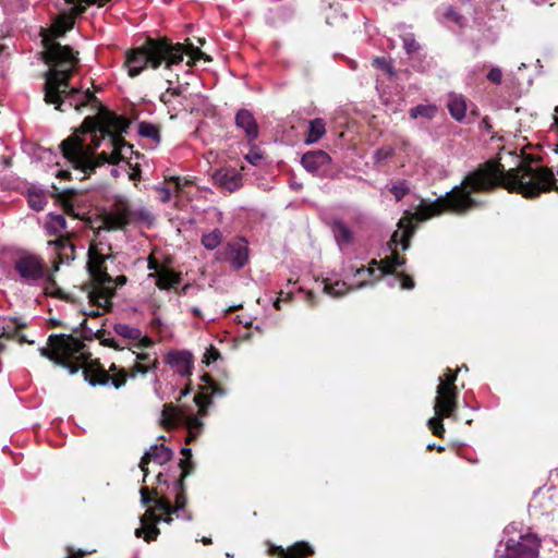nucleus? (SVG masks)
<instances>
[{"instance_id": "nucleus-1", "label": "nucleus", "mask_w": 558, "mask_h": 558, "mask_svg": "<svg viewBox=\"0 0 558 558\" xmlns=\"http://www.w3.org/2000/svg\"><path fill=\"white\" fill-rule=\"evenodd\" d=\"M537 161L539 157L523 154L517 167L506 170L499 158H490L470 171L459 185L437 197L429 210L435 215L449 209L453 215L462 216L486 206L485 201L473 197V194H488L499 187L524 198H536L551 191L558 193L553 170L547 167H533Z\"/></svg>"}, {"instance_id": "nucleus-4", "label": "nucleus", "mask_w": 558, "mask_h": 558, "mask_svg": "<svg viewBox=\"0 0 558 558\" xmlns=\"http://www.w3.org/2000/svg\"><path fill=\"white\" fill-rule=\"evenodd\" d=\"M39 352L71 375L82 369L84 379L93 387L111 383L116 389H120L128 381L125 368L112 363L109 369H105L99 359L92 357L84 341L73 335H50L47 347L40 348Z\"/></svg>"}, {"instance_id": "nucleus-52", "label": "nucleus", "mask_w": 558, "mask_h": 558, "mask_svg": "<svg viewBox=\"0 0 558 558\" xmlns=\"http://www.w3.org/2000/svg\"><path fill=\"white\" fill-rule=\"evenodd\" d=\"M66 551H68V557L66 558H84V557H86L89 554L86 550L75 549L73 547H68Z\"/></svg>"}, {"instance_id": "nucleus-8", "label": "nucleus", "mask_w": 558, "mask_h": 558, "mask_svg": "<svg viewBox=\"0 0 558 558\" xmlns=\"http://www.w3.org/2000/svg\"><path fill=\"white\" fill-rule=\"evenodd\" d=\"M541 543L537 534L529 531L520 534L518 539L508 538L504 546L499 544L496 556L499 558H537Z\"/></svg>"}, {"instance_id": "nucleus-30", "label": "nucleus", "mask_w": 558, "mask_h": 558, "mask_svg": "<svg viewBox=\"0 0 558 558\" xmlns=\"http://www.w3.org/2000/svg\"><path fill=\"white\" fill-rule=\"evenodd\" d=\"M330 228L340 247L352 243L353 233L341 219H333L330 223Z\"/></svg>"}, {"instance_id": "nucleus-48", "label": "nucleus", "mask_w": 558, "mask_h": 558, "mask_svg": "<svg viewBox=\"0 0 558 558\" xmlns=\"http://www.w3.org/2000/svg\"><path fill=\"white\" fill-rule=\"evenodd\" d=\"M185 44L191 49L192 53L194 54V59H197L198 61L199 60H205L207 62L211 61V58L208 54H206L205 52H203L198 47H195L193 45V43H191L190 39H186Z\"/></svg>"}, {"instance_id": "nucleus-58", "label": "nucleus", "mask_w": 558, "mask_h": 558, "mask_svg": "<svg viewBox=\"0 0 558 558\" xmlns=\"http://www.w3.org/2000/svg\"><path fill=\"white\" fill-rule=\"evenodd\" d=\"M480 128L483 129L485 132L493 133V125L490 124V120L488 117H484L480 123Z\"/></svg>"}, {"instance_id": "nucleus-61", "label": "nucleus", "mask_w": 558, "mask_h": 558, "mask_svg": "<svg viewBox=\"0 0 558 558\" xmlns=\"http://www.w3.org/2000/svg\"><path fill=\"white\" fill-rule=\"evenodd\" d=\"M185 54L189 56V60L186 62V65L190 66V68H193L198 60L194 59V54L192 53L191 49L186 45H185L184 56Z\"/></svg>"}, {"instance_id": "nucleus-45", "label": "nucleus", "mask_w": 558, "mask_h": 558, "mask_svg": "<svg viewBox=\"0 0 558 558\" xmlns=\"http://www.w3.org/2000/svg\"><path fill=\"white\" fill-rule=\"evenodd\" d=\"M372 64L375 68H378V69H381L383 71H385L390 77L395 76V74H396L391 61H389L385 57H376L373 60Z\"/></svg>"}, {"instance_id": "nucleus-17", "label": "nucleus", "mask_w": 558, "mask_h": 558, "mask_svg": "<svg viewBox=\"0 0 558 558\" xmlns=\"http://www.w3.org/2000/svg\"><path fill=\"white\" fill-rule=\"evenodd\" d=\"M132 218V210L128 202L117 199L112 209L104 217V225L107 230H118L125 228Z\"/></svg>"}, {"instance_id": "nucleus-25", "label": "nucleus", "mask_w": 558, "mask_h": 558, "mask_svg": "<svg viewBox=\"0 0 558 558\" xmlns=\"http://www.w3.org/2000/svg\"><path fill=\"white\" fill-rule=\"evenodd\" d=\"M434 411L435 416L428 420L427 425L433 435L442 438L446 432L442 422L445 418H453L457 421V410L434 404Z\"/></svg>"}, {"instance_id": "nucleus-9", "label": "nucleus", "mask_w": 558, "mask_h": 558, "mask_svg": "<svg viewBox=\"0 0 558 558\" xmlns=\"http://www.w3.org/2000/svg\"><path fill=\"white\" fill-rule=\"evenodd\" d=\"M13 267L22 281L35 282L45 279L49 284L56 283L53 275L47 271L44 259L36 254H22L14 260Z\"/></svg>"}, {"instance_id": "nucleus-12", "label": "nucleus", "mask_w": 558, "mask_h": 558, "mask_svg": "<svg viewBox=\"0 0 558 558\" xmlns=\"http://www.w3.org/2000/svg\"><path fill=\"white\" fill-rule=\"evenodd\" d=\"M184 422L189 430L199 433L203 429V422L198 416L185 415L178 407L172 402L163 405L160 418V425L170 430L175 428L180 423Z\"/></svg>"}, {"instance_id": "nucleus-33", "label": "nucleus", "mask_w": 558, "mask_h": 558, "mask_svg": "<svg viewBox=\"0 0 558 558\" xmlns=\"http://www.w3.org/2000/svg\"><path fill=\"white\" fill-rule=\"evenodd\" d=\"M77 194V192L73 189H65L62 192H59L57 194V201L60 203L61 207L63 208V211L73 217L76 218L77 214H75L74 205L72 203V198Z\"/></svg>"}, {"instance_id": "nucleus-15", "label": "nucleus", "mask_w": 558, "mask_h": 558, "mask_svg": "<svg viewBox=\"0 0 558 558\" xmlns=\"http://www.w3.org/2000/svg\"><path fill=\"white\" fill-rule=\"evenodd\" d=\"M74 232H65L64 235L48 241L57 255L53 262V270L58 271L61 264H69L75 259V245L73 243Z\"/></svg>"}, {"instance_id": "nucleus-59", "label": "nucleus", "mask_w": 558, "mask_h": 558, "mask_svg": "<svg viewBox=\"0 0 558 558\" xmlns=\"http://www.w3.org/2000/svg\"><path fill=\"white\" fill-rule=\"evenodd\" d=\"M3 338L13 340L14 335H10L9 331H7V329H3L2 333H0V353H2L5 350V344L2 341Z\"/></svg>"}, {"instance_id": "nucleus-55", "label": "nucleus", "mask_w": 558, "mask_h": 558, "mask_svg": "<svg viewBox=\"0 0 558 558\" xmlns=\"http://www.w3.org/2000/svg\"><path fill=\"white\" fill-rule=\"evenodd\" d=\"M445 16L451 21H453L457 24L461 23L462 15L454 11L452 8H449L447 12L445 13Z\"/></svg>"}, {"instance_id": "nucleus-51", "label": "nucleus", "mask_w": 558, "mask_h": 558, "mask_svg": "<svg viewBox=\"0 0 558 558\" xmlns=\"http://www.w3.org/2000/svg\"><path fill=\"white\" fill-rule=\"evenodd\" d=\"M166 265H160L154 254H150L147 258V268L154 272H159Z\"/></svg>"}, {"instance_id": "nucleus-16", "label": "nucleus", "mask_w": 558, "mask_h": 558, "mask_svg": "<svg viewBox=\"0 0 558 558\" xmlns=\"http://www.w3.org/2000/svg\"><path fill=\"white\" fill-rule=\"evenodd\" d=\"M302 166L312 174L320 178L331 177V157L322 149L305 153L301 158Z\"/></svg>"}, {"instance_id": "nucleus-26", "label": "nucleus", "mask_w": 558, "mask_h": 558, "mask_svg": "<svg viewBox=\"0 0 558 558\" xmlns=\"http://www.w3.org/2000/svg\"><path fill=\"white\" fill-rule=\"evenodd\" d=\"M149 278H156V287L159 290H170L182 282V274L165 266L159 272H150Z\"/></svg>"}, {"instance_id": "nucleus-46", "label": "nucleus", "mask_w": 558, "mask_h": 558, "mask_svg": "<svg viewBox=\"0 0 558 558\" xmlns=\"http://www.w3.org/2000/svg\"><path fill=\"white\" fill-rule=\"evenodd\" d=\"M251 146L250 151L245 155V159L253 166H257L263 159V153L260 149L253 144H248Z\"/></svg>"}, {"instance_id": "nucleus-10", "label": "nucleus", "mask_w": 558, "mask_h": 558, "mask_svg": "<svg viewBox=\"0 0 558 558\" xmlns=\"http://www.w3.org/2000/svg\"><path fill=\"white\" fill-rule=\"evenodd\" d=\"M459 368L452 371L447 367L439 377V384L436 389L435 405L458 410L459 389L456 385Z\"/></svg>"}, {"instance_id": "nucleus-43", "label": "nucleus", "mask_w": 558, "mask_h": 558, "mask_svg": "<svg viewBox=\"0 0 558 558\" xmlns=\"http://www.w3.org/2000/svg\"><path fill=\"white\" fill-rule=\"evenodd\" d=\"M399 282H400V288L402 290H412L414 289L415 287V281H414V278L404 272V271H398L396 274L392 275Z\"/></svg>"}, {"instance_id": "nucleus-24", "label": "nucleus", "mask_w": 558, "mask_h": 558, "mask_svg": "<svg viewBox=\"0 0 558 558\" xmlns=\"http://www.w3.org/2000/svg\"><path fill=\"white\" fill-rule=\"evenodd\" d=\"M166 363L182 376H190L193 366V355L189 351H171L166 357Z\"/></svg>"}, {"instance_id": "nucleus-38", "label": "nucleus", "mask_w": 558, "mask_h": 558, "mask_svg": "<svg viewBox=\"0 0 558 558\" xmlns=\"http://www.w3.org/2000/svg\"><path fill=\"white\" fill-rule=\"evenodd\" d=\"M113 330L117 335L131 340L140 339L142 331L138 328L130 327L126 324H116Z\"/></svg>"}, {"instance_id": "nucleus-42", "label": "nucleus", "mask_w": 558, "mask_h": 558, "mask_svg": "<svg viewBox=\"0 0 558 558\" xmlns=\"http://www.w3.org/2000/svg\"><path fill=\"white\" fill-rule=\"evenodd\" d=\"M140 493L142 504L148 506L149 504L154 502V507H150L149 509H155V512L157 513L156 500L160 497L158 492L156 489L150 492L148 487H142Z\"/></svg>"}, {"instance_id": "nucleus-21", "label": "nucleus", "mask_w": 558, "mask_h": 558, "mask_svg": "<svg viewBox=\"0 0 558 558\" xmlns=\"http://www.w3.org/2000/svg\"><path fill=\"white\" fill-rule=\"evenodd\" d=\"M159 522H161V518L155 512V509H147L141 517V527L135 530V536L143 537L147 543L156 541L160 534L157 526Z\"/></svg>"}, {"instance_id": "nucleus-28", "label": "nucleus", "mask_w": 558, "mask_h": 558, "mask_svg": "<svg viewBox=\"0 0 558 558\" xmlns=\"http://www.w3.org/2000/svg\"><path fill=\"white\" fill-rule=\"evenodd\" d=\"M45 230L48 235H54L56 238L64 235L68 231V222L62 214L49 213L45 222Z\"/></svg>"}, {"instance_id": "nucleus-32", "label": "nucleus", "mask_w": 558, "mask_h": 558, "mask_svg": "<svg viewBox=\"0 0 558 558\" xmlns=\"http://www.w3.org/2000/svg\"><path fill=\"white\" fill-rule=\"evenodd\" d=\"M448 110L450 116L458 122L465 118L466 101L462 96H453L448 102Z\"/></svg>"}, {"instance_id": "nucleus-64", "label": "nucleus", "mask_w": 558, "mask_h": 558, "mask_svg": "<svg viewBox=\"0 0 558 558\" xmlns=\"http://www.w3.org/2000/svg\"><path fill=\"white\" fill-rule=\"evenodd\" d=\"M172 98L173 96L171 95H168V88L166 89V92H163L161 95H160V101L162 104H165L166 106H170L171 101H172Z\"/></svg>"}, {"instance_id": "nucleus-13", "label": "nucleus", "mask_w": 558, "mask_h": 558, "mask_svg": "<svg viewBox=\"0 0 558 558\" xmlns=\"http://www.w3.org/2000/svg\"><path fill=\"white\" fill-rule=\"evenodd\" d=\"M175 504L172 505L170 500L166 496H161L157 498L156 500V509L157 511H161L162 513L159 514L162 522L171 523L172 522V514H177L180 517V512H182V518L186 520L192 519L191 512H189L185 507L187 504L186 498V492L185 488L182 489H175Z\"/></svg>"}, {"instance_id": "nucleus-62", "label": "nucleus", "mask_w": 558, "mask_h": 558, "mask_svg": "<svg viewBox=\"0 0 558 558\" xmlns=\"http://www.w3.org/2000/svg\"><path fill=\"white\" fill-rule=\"evenodd\" d=\"M128 282V277L124 275H120L113 278L112 287L116 289L117 287H122Z\"/></svg>"}, {"instance_id": "nucleus-11", "label": "nucleus", "mask_w": 558, "mask_h": 558, "mask_svg": "<svg viewBox=\"0 0 558 558\" xmlns=\"http://www.w3.org/2000/svg\"><path fill=\"white\" fill-rule=\"evenodd\" d=\"M64 2L71 4L72 8L68 12L60 13L54 20L53 33L56 37L63 36L71 31L74 27L75 20L82 16L88 7L94 4L102 7V3L97 0H64Z\"/></svg>"}, {"instance_id": "nucleus-57", "label": "nucleus", "mask_w": 558, "mask_h": 558, "mask_svg": "<svg viewBox=\"0 0 558 558\" xmlns=\"http://www.w3.org/2000/svg\"><path fill=\"white\" fill-rule=\"evenodd\" d=\"M392 149L391 148H379L376 150L375 153V158L377 160H381V159H386L388 157H390L392 155Z\"/></svg>"}, {"instance_id": "nucleus-6", "label": "nucleus", "mask_w": 558, "mask_h": 558, "mask_svg": "<svg viewBox=\"0 0 558 558\" xmlns=\"http://www.w3.org/2000/svg\"><path fill=\"white\" fill-rule=\"evenodd\" d=\"M433 203H435V201L430 202L422 199L415 213L411 214L407 211L404 217L398 221V230L392 233L388 242L391 254L390 256L380 259V276H392L393 274L398 272V268H401L407 264L405 256L401 255L397 251V245L400 244L403 251L410 248L411 240L416 231V222H423L444 214H453V211L446 209L439 214L432 215V209L429 210V206Z\"/></svg>"}, {"instance_id": "nucleus-19", "label": "nucleus", "mask_w": 558, "mask_h": 558, "mask_svg": "<svg viewBox=\"0 0 558 558\" xmlns=\"http://www.w3.org/2000/svg\"><path fill=\"white\" fill-rule=\"evenodd\" d=\"M267 553L274 558H310L314 556L315 549L310 543L299 541L287 548L269 544Z\"/></svg>"}, {"instance_id": "nucleus-44", "label": "nucleus", "mask_w": 558, "mask_h": 558, "mask_svg": "<svg viewBox=\"0 0 558 558\" xmlns=\"http://www.w3.org/2000/svg\"><path fill=\"white\" fill-rule=\"evenodd\" d=\"M403 48L408 54L417 52L421 49V45L414 38V35L409 33L402 36Z\"/></svg>"}, {"instance_id": "nucleus-31", "label": "nucleus", "mask_w": 558, "mask_h": 558, "mask_svg": "<svg viewBox=\"0 0 558 558\" xmlns=\"http://www.w3.org/2000/svg\"><path fill=\"white\" fill-rule=\"evenodd\" d=\"M326 133V123L323 119L316 118L310 121L308 132L305 137V144L318 142Z\"/></svg>"}, {"instance_id": "nucleus-22", "label": "nucleus", "mask_w": 558, "mask_h": 558, "mask_svg": "<svg viewBox=\"0 0 558 558\" xmlns=\"http://www.w3.org/2000/svg\"><path fill=\"white\" fill-rule=\"evenodd\" d=\"M173 457V451L165 445H154L141 458L140 469L144 473V481L148 475V464L153 461L157 464H165L169 462Z\"/></svg>"}, {"instance_id": "nucleus-56", "label": "nucleus", "mask_w": 558, "mask_h": 558, "mask_svg": "<svg viewBox=\"0 0 558 558\" xmlns=\"http://www.w3.org/2000/svg\"><path fill=\"white\" fill-rule=\"evenodd\" d=\"M137 340H138V342L135 344V347L137 349L150 348L154 345V341L147 336H145V337L141 336L140 339H137Z\"/></svg>"}, {"instance_id": "nucleus-5", "label": "nucleus", "mask_w": 558, "mask_h": 558, "mask_svg": "<svg viewBox=\"0 0 558 558\" xmlns=\"http://www.w3.org/2000/svg\"><path fill=\"white\" fill-rule=\"evenodd\" d=\"M184 52L185 44L173 43L166 36H148L140 47L126 52L124 64L129 76L136 77L146 69L170 70L183 61Z\"/></svg>"}, {"instance_id": "nucleus-34", "label": "nucleus", "mask_w": 558, "mask_h": 558, "mask_svg": "<svg viewBox=\"0 0 558 558\" xmlns=\"http://www.w3.org/2000/svg\"><path fill=\"white\" fill-rule=\"evenodd\" d=\"M137 132L140 136L151 140L156 145L161 142L160 128L156 124L141 121Z\"/></svg>"}, {"instance_id": "nucleus-49", "label": "nucleus", "mask_w": 558, "mask_h": 558, "mask_svg": "<svg viewBox=\"0 0 558 558\" xmlns=\"http://www.w3.org/2000/svg\"><path fill=\"white\" fill-rule=\"evenodd\" d=\"M219 357H220L219 350L211 345L205 352L203 363H205L206 365H209V364L216 362Z\"/></svg>"}, {"instance_id": "nucleus-60", "label": "nucleus", "mask_w": 558, "mask_h": 558, "mask_svg": "<svg viewBox=\"0 0 558 558\" xmlns=\"http://www.w3.org/2000/svg\"><path fill=\"white\" fill-rule=\"evenodd\" d=\"M168 95L173 96V98L182 96V89L180 87H172L171 81H168Z\"/></svg>"}, {"instance_id": "nucleus-36", "label": "nucleus", "mask_w": 558, "mask_h": 558, "mask_svg": "<svg viewBox=\"0 0 558 558\" xmlns=\"http://www.w3.org/2000/svg\"><path fill=\"white\" fill-rule=\"evenodd\" d=\"M438 109L436 105H417L410 109L409 114L412 119L423 118L425 120H432L437 114Z\"/></svg>"}, {"instance_id": "nucleus-18", "label": "nucleus", "mask_w": 558, "mask_h": 558, "mask_svg": "<svg viewBox=\"0 0 558 558\" xmlns=\"http://www.w3.org/2000/svg\"><path fill=\"white\" fill-rule=\"evenodd\" d=\"M202 379L205 381V385L202 387V392L194 396V402L198 407L199 415L204 416L207 414V408L213 403L211 398L214 396H223L226 391L209 374H204Z\"/></svg>"}, {"instance_id": "nucleus-3", "label": "nucleus", "mask_w": 558, "mask_h": 558, "mask_svg": "<svg viewBox=\"0 0 558 558\" xmlns=\"http://www.w3.org/2000/svg\"><path fill=\"white\" fill-rule=\"evenodd\" d=\"M43 43V60L49 66L43 74L44 101L60 112L69 109L82 112L88 105L97 111L96 114L109 110L94 92L71 86V78L80 68L78 51L51 39H44Z\"/></svg>"}, {"instance_id": "nucleus-7", "label": "nucleus", "mask_w": 558, "mask_h": 558, "mask_svg": "<svg viewBox=\"0 0 558 558\" xmlns=\"http://www.w3.org/2000/svg\"><path fill=\"white\" fill-rule=\"evenodd\" d=\"M107 258L108 256L104 255L95 244H90L86 266L89 281L85 284V289L90 304L110 311L114 288L112 287L113 278L108 274L106 266Z\"/></svg>"}, {"instance_id": "nucleus-14", "label": "nucleus", "mask_w": 558, "mask_h": 558, "mask_svg": "<svg viewBox=\"0 0 558 558\" xmlns=\"http://www.w3.org/2000/svg\"><path fill=\"white\" fill-rule=\"evenodd\" d=\"M248 244L243 238L234 239L218 252V259L230 263L233 269H241L248 262Z\"/></svg>"}, {"instance_id": "nucleus-50", "label": "nucleus", "mask_w": 558, "mask_h": 558, "mask_svg": "<svg viewBox=\"0 0 558 558\" xmlns=\"http://www.w3.org/2000/svg\"><path fill=\"white\" fill-rule=\"evenodd\" d=\"M487 80L494 84H500L502 80V72L499 68H493L487 73Z\"/></svg>"}, {"instance_id": "nucleus-41", "label": "nucleus", "mask_w": 558, "mask_h": 558, "mask_svg": "<svg viewBox=\"0 0 558 558\" xmlns=\"http://www.w3.org/2000/svg\"><path fill=\"white\" fill-rule=\"evenodd\" d=\"M158 366V360L155 357L151 361V364H145L142 362L136 361V363L133 365V367L130 369L129 376L135 377L137 374H146L150 369H155Z\"/></svg>"}, {"instance_id": "nucleus-54", "label": "nucleus", "mask_w": 558, "mask_h": 558, "mask_svg": "<svg viewBox=\"0 0 558 558\" xmlns=\"http://www.w3.org/2000/svg\"><path fill=\"white\" fill-rule=\"evenodd\" d=\"M88 303H90V302L88 301ZM89 305L93 306V304H89ZM94 307H96V310L84 312V315L87 317H90V318H96V317L101 316L104 313L110 312V311H105L102 307H98L97 305H94Z\"/></svg>"}, {"instance_id": "nucleus-37", "label": "nucleus", "mask_w": 558, "mask_h": 558, "mask_svg": "<svg viewBox=\"0 0 558 558\" xmlns=\"http://www.w3.org/2000/svg\"><path fill=\"white\" fill-rule=\"evenodd\" d=\"M201 242L204 247L213 251L222 242V232L219 229H215L209 233L203 234Z\"/></svg>"}, {"instance_id": "nucleus-53", "label": "nucleus", "mask_w": 558, "mask_h": 558, "mask_svg": "<svg viewBox=\"0 0 558 558\" xmlns=\"http://www.w3.org/2000/svg\"><path fill=\"white\" fill-rule=\"evenodd\" d=\"M292 299V294L290 292L286 293L283 291H280L279 292V296L277 298V300L274 302V307L276 310H280V302L281 301H284V302H290Z\"/></svg>"}, {"instance_id": "nucleus-23", "label": "nucleus", "mask_w": 558, "mask_h": 558, "mask_svg": "<svg viewBox=\"0 0 558 558\" xmlns=\"http://www.w3.org/2000/svg\"><path fill=\"white\" fill-rule=\"evenodd\" d=\"M213 181L217 186L234 192L242 185V175L233 168L219 169L213 174Z\"/></svg>"}, {"instance_id": "nucleus-39", "label": "nucleus", "mask_w": 558, "mask_h": 558, "mask_svg": "<svg viewBox=\"0 0 558 558\" xmlns=\"http://www.w3.org/2000/svg\"><path fill=\"white\" fill-rule=\"evenodd\" d=\"M12 327L8 325L4 329L9 331L10 335H14L13 339H17L19 343H32L26 339L25 335H21L20 330L25 328L26 325L24 323H21L17 318H14L11 320Z\"/></svg>"}, {"instance_id": "nucleus-40", "label": "nucleus", "mask_w": 558, "mask_h": 558, "mask_svg": "<svg viewBox=\"0 0 558 558\" xmlns=\"http://www.w3.org/2000/svg\"><path fill=\"white\" fill-rule=\"evenodd\" d=\"M28 205L32 209L40 211L47 205V197L43 192H31L28 194Z\"/></svg>"}, {"instance_id": "nucleus-29", "label": "nucleus", "mask_w": 558, "mask_h": 558, "mask_svg": "<svg viewBox=\"0 0 558 558\" xmlns=\"http://www.w3.org/2000/svg\"><path fill=\"white\" fill-rule=\"evenodd\" d=\"M80 327H81V331L83 333L84 339L92 340L93 337H95L96 339H98L100 341V344L104 347L112 348L114 350L122 349L113 338L105 337V333H106L105 329L101 328V329H98L96 332H93V330L87 327L86 318H84L82 320V323L80 324Z\"/></svg>"}, {"instance_id": "nucleus-35", "label": "nucleus", "mask_w": 558, "mask_h": 558, "mask_svg": "<svg viewBox=\"0 0 558 558\" xmlns=\"http://www.w3.org/2000/svg\"><path fill=\"white\" fill-rule=\"evenodd\" d=\"M323 291L333 298H340L345 295L349 291L353 290V287H350L345 281L337 280L335 282L324 281Z\"/></svg>"}, {"instance_id": "nucleus-27", "label": "nucleus", "mask_w": 558, "mask_h": 558, "mask_svg": "<svg viewBox=\"0 0 558 558\" xmlns=\"http://www.w3.org/2000/svg\"><path fill=\"white\" fill-rule=\"evenodd\" d=\"M180 453L183 456V458H181L179 461L181 473L174 483V489L185 488V478L195 470V464L192 460V450L187 447H183Z\"/></svg>"}, {"instance_id": "nucleus-20", "label": "nucleus", "mask_w": 558, "mask_h": 558, "mask_svg": "<svg viewBox=\"0 0 558 558\" xmlns=\"http://www.w3.org/2000/svg\"><path fill=\"white\" fill-rule=\"evenodd\" d=\"M234 124L236 129L244 132L245 140L253 144L259 136V126L254 114L247 109H240L235 113Z\"/></svg>"}, {"instance_id": "nucleus-63", "label": "nucleus", "mask_w": 558, "mask_h": 558, "mask_svg": "<svg viewBox=\"0 0 558 558\" xmlns=\"http://www.w3.org/2000/svg\"><path fill=\"white\" fill-rule=\"evenodd\" d=\"M136 360L138 362H142V363H145V364H151V361L154 359L150 357V354L149 353H138L136 355Z\"/></svg>"}, {"instance_id": "nucleus-2", "label": "nucleus", "mask_w": 558, "mask_h": 558, "mask_svg": "<svg viewBox=\"0 0 558 558\" xmlns=\"http://www.w3.org/2000/svg\"><path fill=\"white\" fill-rule=\"evenodd\" d=\"M130 120L111 110L87 116L74 132L63 140L59 147L62 156L74 169L84 173V178L96 172L106 163L119 165L125 159L124 148L133 153L123 134L130 128Z\"/></svg>"}, {"instance_id": "nucleus-47", "label": "nucleus", "mask_w": 558, "mask_h": 558, "mask_svg": "<svg viewBox=\"0 0 558 558\" xmlns=\"http://www.w3.org/2000/svg\"><path fill=\"white\" fill-rule=\"evenodd\" d=\"M390 192L395 196L396 201L399 202L410 193V189L404 182H400L398 184L392 185Z\"/></svg>"}]
</instances>
